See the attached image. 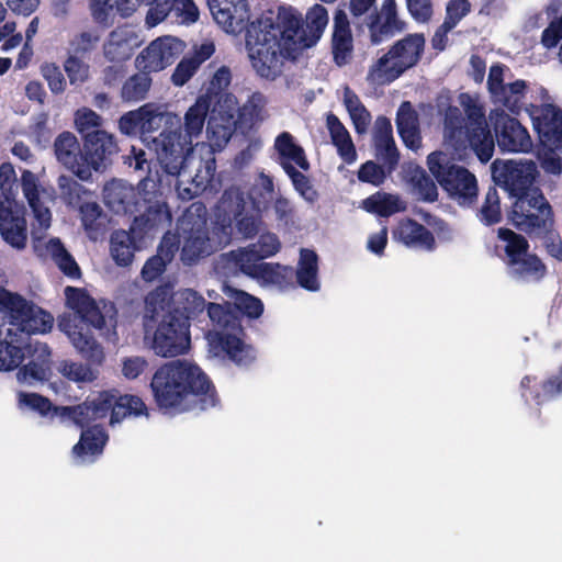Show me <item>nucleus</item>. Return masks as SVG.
Masks as SVG:
<instances>
[{
  "mask_svg": "<svg viewBox=\"0 0 562 562\" xmlns=\"http://www.w3.org/2000/svg\"><path fill=\"white\" fill-rule=\"evenodd\" d=\"M328 24V12L322 4L311 7L303 19L293 7H280L276 19L260 18L246 32V46L256 74L276 80L286 60L317 44Z\"/></svg>",
  "mask_w": 562,
  "mask_h": 562,
  "instance_id": "f257e3e1",
  "label": "nucleus"
},
{
  "mask_svg": "<svg viewBox=\"0 0 562 562\" xmlns=\"http://www.w3.org/2000/svg\"><path fill=\"white\" fill-rule=\"evenodd\" d=\"M150 390L157 407L180 414L198 407L201 411L220 403L216 389L195 363L176 359L161 364L153 374Z\"/></svg>",
  "mask_w": 562,
  "mask_h": 562,
  "instance_id": "f03ea898",
  "label": "nucleus"
},
{
  "mask_svg": "<svg viewBox=\"0 0 562 562\" xmlns=\"http://www.w3.org/2000/svg\"><path fill=\"white\" fill-rule=\"evenodd\" d=\"M67 306L78 315V321L70 315L58 319V328L70 339L76 350L91 364H101L104 360L102 346L91 334L88 326L100 331L106 338L116 337L117 310L113 302L99 303L86 289L66 286Z\"/></svg>",
  "mask_w": 562,
  "mask_h": 562,
  "instance_id": "7ed1b4c3",
  "label": "nucleus"
},
{
  "mask_svg": "<svg viewBox=\"0 0 562 562\" xmlns=\"http://www.w3.org/2000/svg\"><path fill=\"white\" fill-rule=\"evenodd\" d=\"M123 161L135 171H147V175L139 180L137 192L121 180L106 182L102 191L104 204L115 214H145L146 207L154 204V201L169 207L161 190L164 177L167 176L164 171L153 172L146 151L132 146L130 153L123 156Z\"/></svg>",
  "mask_w": 562,
  "mask_h": 562,
  "instance_id": "20e7f679",
  "label": "nucleus"
},
{
  "mask_svg": "<svg viewBox=\"0 0 562 562\" xmlns=\"http://www.w3.org/2000/svg\"><path fill=\"white\" fill-rule=\"evenodd\" d=\"M463 109L449 105L445 113V137L456 150L472 149L479 160L486 164L494 154V137L485 116V109L468 92L459 95Z\"/></svg>",
  "mask_w": 562,
  "mask_h": 562,
  "instance_id": "39448f33",
  "label": "nucleus"
},
{
  "mask_svg": "<svg viewBox=\"0 0 562 562\" xmlns=\"http://www.w3.org/2000/svg\"><path fill=\"white\" fill-rule=\"evenodd\" d=\"M169 302L167 286H158L145 299L144 328L146 335L153 331L151 349L162 358H175L184 355L191 346L190 325L186 318H177L165 313Z\"/></svg>",
  "mask_w": 562,
  "mask_h": 562,
  "instance_id": "423d86ee",
  "label": "nucleus"
},
{
  "mask_svg": "<svg viewBox=\"0 0 562 562\" xmlns=\"http://www.w3.org/2000/svg\"><path fill=\"white\" fill-rule=\"evenodd\" d=\"M210 100L199 97L184 115V132L164 130L153 138L157 161L167 177H178L193 151L192 137L201 134L211 108Z\"/></svg>",
  "mask_w": 562,
  "mask_h": 562,
  "instance_id": "0eeeda50",
  "label": "nucleus"
},
{
  "mask_svg": "<svg viewBox=\"0 0 562 562\" xmlns=\"http://www.w3.org/2000/svg\"><path fill=\"white\" fill-rule=\"evenodd\" d=\"M274 198V183L271 176L260 172L248 194L238 187L225 189L220 200L224 213L233 215L237 232L245 238L255 237L262 223V211Z\"/></svg>",
  "mask_w": 562,
  "mask_h": 562,
  "instance_id": "6e6552de",
  "label": "nucleus"
},
{
  "mask_svg": "<svg viewBox=\"0 0 562 562\" xmlns=\"http://www.w3.org/2000/svg\"><path fill=\"white\" fill-rule=\"evenodd\" d=\"M154 204L146 207L145 214L134 217L130 229H115L110 236V254L119 267H128L133 263L135 251L140 250L147 239L154 238L155 234L170 226L172 215L169 207L154 201Z\"/></svg>",
  "mask_w": 562,
  "mask_h": 562,
  "instance_id": "1a4fd4ad",
  "label": "nucleus"
},
{
  "mask_svg": "<svg viewBox=\"0 0 562 562\" xmlns=\"http://www.w3.org/2000/svg\"><path fill=\"white\" fill-rule=\"evenodd\" d=\"M427 166L439 186L460 205H471L477 198V181L465 167L456 162L453 155L437 150L427 157Z\"/></svg>",
  "mask_w": 562,
  "mask_h": 562,
  "instance_id": "9d476101",
  "label": "nucleus"
},
{
  "mask_svg": "<svg viewBox=\"0 0 562 562\" xmlns=\"http://www.w3.org/2000/svg\"><path fill=\"white\" fill-rule=\"evenodd\" d=\"M508 218L518 231L528 236L554 224L552 206L540 188L516 198Z\"/></svg>",
  "mask_w": 562,
  "mask_h": 562,
  "instance_id": "9b49d317",
  "label": "nucleus"
},
{
  "mask_svg": "<svg viewBox=\"0 0 562 562\" xmlns=\"http://www.w3.org/2000/svg\"><path fill=\"white\" fill-rule=\"evenodd\" d=\"M0 305L4 308L11 324L27 335L46 334L54 324V317L50 313L29 302L18 293H11L7 290L0 291Z\"/></svg>",
  "mask_w": 562,
  "mask_h": 562,
  "instance_id": "f8f14e48",
  "label": "nucleus"
},
{
  "mask_svg": "<svg viewBox=\"0 0 562 562\" xmlns=\"http://www.w3.org/2000/svg\"><path fill=\"white\" fill-rule=\"evenodd\" d=\"M368 30L371 45H380L406 31L407 22L398 14L395 0H382L380 9L374 8L362 21Z\"/></svg>",
  "mask_w": 562,
  "mask_h": 562,
  "instance_id": "ddd939ff",
  "label": "nucleus"
},
{
  "mask_svg": "<svg viewBox=\"0 0 562 562\" xmlns=\"http://www.w3.org/2000/svg\"><path fill=\"white\" fill-rule=\"evenodd\" d=\"M184 43L173 36H161L149 43L136 57L139 70L158 72L172 65L183 52Z\"/></svg>",
  "mask_w": 562,
  "mask_h": 562,
  "instance_id": "4468645a",
  "label": "nucleus"
},
{
  "mask_svg": "<svg viewBox=\"0 0 562 562\" xmlns=\"http://www.w3.org/2000/svg\"><path fill=\"white\" fill-rule=\"evenodd\" d=\"M495 178L513 198L529 193L537 187L533 186L539 176L537 164L532 160H508L494 169Z\"/></svg>",
  "mask_w": 562,
  "mask_h": 562,
  "instance_id": "2eb2a0df",
  "label": "nucleus"
},
{
  "mask_svg": "<svg viewBox=\"0 0 562 562\" xmlns=\"http://www.w3.org/2000/svg\"><path fill=\"white\" fill-rule=\"evenodd\" d=\"M491 119L496 142L502 151L528 153L532 148L527 128L517 119L504 111H496Z\"/></svg>",
  "mask_w": 562,
  "mask_h": 562,
  "instance_id": "dca6fc26",
  "label": "nucleus"
},
{
  "mask_svg": "<svg viewBox=\"0 0 562 562\" xmlns=\"http://www.w3.org/2000/svg\"><path fill=\"white\" fill-rule=\"evenodd\" d=\"M0 235L16 250H23L27 245L25 207L16 200L0 196Z\"/></svg>",
  "mask_w": 562,
  "mask_h": 562,
  "instance_id": "f3484780",
  "label": "nucleus"
},
{
  "mask_svg": "<svg viewBox=\"0 0 562 562\" xmlns=\"http://www.w3.org/2000/svg\"><path fill=\"white\" fill-rule=\"evenodd\" d=\"M148 5L146 25L154 27L164 21L179 24H192L199 20L200 12L193 0H154Z\"/></svg>",
  "mask_w": 562,
  "mask_h": 562,
  "instance_id": "a211bd4d",
  "label": "nucleus"
},
{
  "mask_svg": "<svg viewBox=\"0 0 562 562\" xmlns=\"http://www.w3.org/2000/svg\"><path fill=\"white\" fill-rule=\"evenodd\" d=\"M526 110L541 144L562 151V110L553 104H530Z\"/></svg>",
  "mask_w": 562,
  "mask_h": 562,
  "instance_id": "6ab92c4d",
  "label": "nucleus"
},
{
  "mask_svg": "<svg viewBox=\"0 0 562 562\" xmlns=\"http://www.w3.org/2000/svg\"><path fill=\"white\" fill-rule=\"evenodd\" d=\"M25 357L30 358V361L19 369L18 380L29 385L49 381L52 376V352L47 344L30 341L25 344Z\"/></svg>",
  "mask_w": 562,
  "mask_h": 562,
  "instance_id": "aec40b11",
  "label": "nucleus"
},
{
  "mask_svg": "<svg viewBox=\"0 0 562 562\" xmlns=\"http://www.w3.org/2000/svg\"><path fill=\"white\" fill-rule=\"evenodd\" d=\"M54 153L58 162L81 180L91 178L85 159V148L71 132H61L54 142Z\"/></svg>",
  "mask_w": 562,
  "mask_h": 562,
  "instance_id": "412c9836",
  "label": "nucleus"
},
{
  "mask_svg": "<svg viewBox=\"0 0 562 562\" xmlns=\"http://www.w3.org/2000/svg\"><path fill=\"white\" fill-rule=\"evenodd\" d=\"M83 140L85 159L89 171H99L105 168L113 155L117 154L119 146L115 137L105 131H94L86 135Z\"/></svg>",
  "mask_w": 562,
  "mask_h": 562,
  "instance_id": "4be33fe9",
  "label": "nucleus"
},
{
  "mask_svg": "<svg viewBox=\"0 0 562 562\" xmlns=\"http://www.w3.org/2000/svg\"><path fill=\"white\" fill-rule=\"evenodd\" d=\"M330 48L336 66L344 67L351 61L355 50L353 36L349 18L342 9H337L334 14Z\"/></svg>",
  "mask_w": 562,
  "mask_h": 562,
  "instance_id": "5701e85b",
  "label": "nucleus"
},
{
  "mask_svg": "<svg viewBox=\"0 0 562 562\" xmlns=\"http://www.w3.org/2000/svg\"><path fill=\"white\" fill-rule=\"evenodd\" d=\"M537 376L525 375L520 381V395L528 403L533 401L537 405L555 400L562 395V364L558 372L550 374L542 382L536 383Z\"/></svg>",
  "mask_w": 562,
  "mask_h": 562,
  "instance_id": "b1692460",
  "label": "nucleus"
},
{
  "mask_svg": "<svg viewBox=\"0 0 562 562\" xmlns=\"http://www.w3.org/2000/svg\"><path fill=\"white\" fill-rule=\"evenodd\" d=\"M243 336L237 331L215 333L212 342L236 366L249 367L256 360V349Z\"/></svg>",
  "mask_w": 562,
  "mask_h": 562,
  "instance_id": "393cba45",
  "label": "nucleus"
},
{
  "mask_svg": "<svg viewBox=\"0 0 562 562\" xmlns=\"http://www.w3.org/2000/svg\"><path fill=\"white\" fill-rule=\"evenodd\" d=\"M426 40L423 33H412L389 46L390 57H394L402 71L416 67L425 52Z\"/></svg>",
  "mask_w": 562,
  "mask_h": 562,
  "instance_id": "a878e982",
  "label": "nucleus"
},
{
  "mask_svg": "<svg viewBox=\"0 0 562 562\" xmlns=\"http://www.w3.org/2000/svg\"><path fill=\"white\" fill-rule=\"evenodd\" d=\"M211 13L227 33H235L248 18L245 0H209Z\"/></svg>",
  "mask_w": 562,
  "mask_h": 562,
  "instance_id": "bb28decb",
  "label": "nucleus"
},
{
  "mask_svg": "<svg viewBox=\"0 0 562 562\" xmlns=\"http://www.w3.org/2000/svg\"><path fill=\"white\" fill-rule=\"evenodd\" d=\"M392 234L395 240L407 247H418L427 251H432L436 248L434 234L426 226L409 217L398 221Z\"/></svg>",
  "mask_w": 562,
  "mask_h": 562,
  "instance_id": "cd10ccee",
  "label": "nucleus"
},
{
  "mask_svg": "<svg viewBox=\"0 0 562 562\" xmlns=\"http://www.w3.org/2000/svg\"><path fill=\"white\" fill-rule=\"evenodd\" d=\"M183 232L181 260L184 263L192 265L213 252L209 231L204 224L195 223L189 229L183 228Z\"/></svg>",
  "mask_w": 562,
  "mask_h": 562,
  "instance_id": "c85d7f7f",
  "label": "nucleus"
},
{
  "mask_svg": "<svg viewBox=\"0 0 562 562\" xmlns=\"http://www.w3.org/2000/svg\"><path fill=\"white\" fill-rule=\"evenodd\" d=\"M403 75L402 67L397 65L394 57H390L387 49L369 66L366 81L374 88L385 87Z\"/></svg>",
  "mask_w": 562,
  "mask_h": 562,
  "instance_id": "c756f323",
  "label": "nucleus"
},
{
  "mask_svg": "<svg viewBox=\"0 0 562 562\" xmlns=\"http://www.w3.org/2000/svg\"><path fill=\"white\" fill-rule=\"evenodd\" d=\"M205 307L206 302L202 295L192 289H184L177 293L173 307L165 313L175 315L177 318H186V324L190 325V322L202 314Z\"/></svg>",
  "mask_w": 562,
  "mask_h": 562,
  "instance_id": "7c9ffc66",
  "label": "nucleus"
},
{
  "mask_svg": "<svg viewBox=\"0 0 562 562\" xmlns=\"http://www.w3.org/2000/svg\"><path fill=\"white\" fill-rule=\"evenodd\" d=\"M327 127L331 143L337 147L338 155L345 162L352 164L357 159V151L347 128L333 113L327 115Z\"/></svg>",
  "mask_w": 562,
  "mask_h": 562,
  "instance_id": "2f4dec72",
  "label": "nucleus"
},
{
  "mask_svg": "<svg viewBox=\"0 0 562 562\" xmlns=\"http://www.w3.org/2000/svg\"><path fill=\"white\" fill-rule=\"evenodd\" d=\"M82 227L91 240H98L106 231L108 216L97 202L79 205Z\"/></svg>",
  "mask_w": 562,
  "mask_h": 562,
  "instance_id": "473e14b6",
  "label": "nucleus"
},
{
  "mask_svg": "<svg viewBox=\"0 0 562 562\" xmlns=\"http://www.w3.org/2000/svg\"><path fill=\"white\" fill-rule=\"evenodd\" d=\"M205 308L212 324L221 329L218 333L237 331L245 335L240 316L233 311L232 304L226 303V306H224L217 303H206Z\"/></svg>",
  "mask_w": 562,
  "mask_h": 562,
  "instance_id": "72a5a7b5",
  "label": "nucleus"
},
{
  "mask_svg": "<svg viewBox=\"0 0 562 562\" xmlns=\"http://www.w3.org/2000/svg\"><path fill=\"white\" fill-rule=\"evenodd\" d=\"M20 186L22 187L23 194L27 200L34 216L41 225H48L50 221V212L48 207L41 202L38 184L34 173L30 170L23 171Z\"/></svg>",
  "mask_w": 562,
  "mask_h": 562,
  "instance_id": "f704fd0d",
  "label": "nucleus"
},
{
  "mask_svg": "<svg viewBox=\"0 0 562 562\" xmlns=\"http://www.w3.org/2000/svg\"><path fill=\"white\" fill-rule=\"evenodd\" d=\"M108 441V434L100 425H94L82 430L79 441L74 446L72 453L76 457L101 454Z\"/></svg>",
  "mask_w": 562,
  "mask_h": 562,
  "instance_id": "c9c22d12",
  "label": "nucleus"
},
{
  "mask_svg": "<svg viewBox=\"0 0 562 562\" xmlns=\"http://www.w3.org/2000/svg\"><path fill=\"white\" fill-rule=\"evenodd\" d=\"M317 261L318 257L314 250H301L299 267L295 270L294 281L296 280V283L307 291H317L319 289L317 279Z\"/></svg>",
  "mask_w": 562,
  "mask_h": 562,
  "instance_id": "e433bc0d",
  "label": "nucleus"
},
{
  "mask_svg": "<svg viewBox=\"0 0 562 562\" xmlns=\"http://www.w3.org/2000/svg\"><path fill=\"white\" fill-rule=\"evenodd\" d=\"M103 56L109 63L126 64L134 54L133 45L126 34L112 31L103 43Z\"/></svg>",
  "mask_w": 562,
  "mask_h": 562,
  "instance_id": "4c0bfd02",
  "label": "nucleus"
},
{
  "mask_svg": "<svg viewBox=\"0 0 562 562\" xmlns=\"http://www.w3.org/2000/svg\"><path fill=\"white\" fill-rule=\"evenodd\" d=\"M215 170V159L211 158L205 160L196 169V172L191 180V187L184 188L179 192L180 196L184 200H192L195 196L203 194L207 189H212Z\"/></svg>",
  "mask_w": 562,
  "mask_h": 562,
  "instance_id": "58836bf2",
  "label": "nucleus"
},
{
  "mask_svg": "<svg viewBox=\"0 0 562 562\" xmlns=\"http://www.w3.org/2000/svg\"><path fill=\"white\" fill-rule=\"evenodd\" d=\"M153 79L146 70H139L128 77L122 85L120 97L123 102H139L147 98Z\"/></svg>",
  "mask_w": 562,
  "mask_h": 562,
  "instance_id": "ea45409f",
  "label": "nucleus"
},
{
  "mask_svg": "<svg viewBox=\"0 0 562 562\" xmlns=\"http://www.w3.org/2000/svg\"><path fill=\"white\" fill-rule=\"evenodd\" d=\"M46 249L50 255L53 261L58 269L70 279H78L81 276V270L72 257L66 249L65 245L59 238H50L47 241Z\"/></svg>",
  "mask_w": 562,
  "mask_h": 562,
  "instance_id": "a19ab883",
  "label": "nucleus"
},
{
  "mask_svg": "<svg viewBox=\"0 0 562 562\" xmlns=\"http://www.w3.org/2000/svg\"><path fill=\"white\" fill-rule=\"evenodd\" d=\"M274 147L282 159L281 162L293 161L304 171L310 169L304 149L294 143V138L289 132H283L276 138Z\"/></svg>",
  "mask_w": 562,
  "mask_h": 562,
  "instance_id": "79ce46f5",
  "label": "nucleus"
},
{
  "mask_svg": "<svg viewBox=\"0 0 562 562\" xmlns=\"http://www.w3.org/2000/svg\"><path fill=\"white\" fill-rule=\"evenodd\" d=\"M232 82V71L228 66H221L210 79L205 93L202 95L214 104L212 112H215V105L220 104L222 100L232 102V94L226 93Z\"/></svg>",
  "mask_w": 562,
  "mask_h": 562,
  "instance_id": "37998d69",
  "label": "nucleus"
},
{
  "mask_svg": "<svg viewBox=\"0 0 562 562\" xmlns=\"http://www.w3.org/2000/svg\"><path fill=\"white\" fill-rule=\"evenodd\" d=\"M510 273L519 279L540 281L547 274V267L535 254L517 258V262L507 263Z\"/></svg>",
  "mask_w": 562,
  "mask_h": 562,
  "instance_id": "c03bdc74",
  "label": "nucleus"
},
{
  "mask_svg": "<svg viewBox=\"0 0 562 562\" xmlns=\"http://www.w3.org/2000/svg\"><path fill=\"white\" fill-rule=\"evenodd\" d=\"M527 89V81L517 79L507 83V86L493 99V101L502 104L512 113L519 114L525 106L524 99L526 97Z\"/></svg>",
  "mask_w": 562,
  "mask_h": 562,
  "instance_id": "a18cd8bd",
  "label": "nucleus"
},
{
  "mask_svg": "<svg viewBox=\"0 0 562 562\" xmlns=\"http://www.w3.org/2000/svg\"><path fill=\"white\" fill-rule=\"evenodd\" d=\"M258 279L265 283L277 285L281 290L295 288V270L280 263L265 262Z\"/></svg>",
  "mask_w": 562,
  "mask_h": 562,
  "instance_id": "49530a36",
  "label": "nucleus"
},
{
  "mask_svg": "<svg viewBox=\"0 0 562 562\" xmlns=\"http://www.w3.org/2000/svg\"><path fill=\"white\" fill-rule=\"evenodd\" d=\"M363 209L382 217H389L401 211L400 199L396 195L376 192L363 200Z\"/></svg>",
  "mask_w": 562,
  "mask_h": 562,
  "instance_id": "de8ad7c7",
  "label": "nucleus"
},
{
  "mask_svg": "<svg viewBox=\"0 0 562 562\" xmlns=\"http://www.w3.org/2000/svg\"><path fill=\"white\" fill-rule=\"evenodd\" d=\"M226 124H220L214 116L207 123V134L214 146L223 148L233 136L238 121L234 120L233 109L228 106L225 111Z\"/></svg>",
  "mask_w": 562,
  "mask_h": 562,
  "instance_id": "09e8293b",
  "label": "nucleus"
},
{
  "mask_svg": "<svg viewBox=\"0 0 562 562\" xmlns=\"http://www.w3.org/2000/svg\"><path fill=\"white\" fill-rule=\"evenodd\" d=\"M19 406L40 414L42 417L50 419L58 416L59 406L38 393L20 392L18 395Z\"/></svg>",
  "mask_w": 562,
  "mask_h": 562,
  "instance_id": "8fccbe9b",
  "label": "nucleus"
},
{
  "mask_svg": "<svg viewBox=\"0 0 562 562\" xmlns=\"http://www.w3.org/2000/svg\"><path fill=\"white\" fill-rule=\"evenodd\" d=\"M407 180L424 201L434 202L438 199L436 183L422 167L411 168L407 172Z\"/></svg>",
  "mask_w": 562,
  "mask_h": 562,
  "instance_id": "3c124183",
  "label": "nucleus"
},
{
  "mask_svg": "<svg viewBox=\"0 0 562 562\" xmlns=\"http://www.w3.org/2000/svg\"><path fill=\"white\" fill-rule=\"evenodd\" d=\"M497 235L499 239L506 241V265L509 262H517V258L524 257L528 254L529 243L522 235L505 227H501Z\"/></svg>",
  "mask_w": 562,
  "mask_h": 562,
  "instance_id": "603ef678",
  "label": "nucleus"
},
{
  "mask_svg": "<svg viewBox=\"0 0 562 562\" xmlns=\"http://www.w3.org/2000/svg\"><path fill=\"white\" fill-rule=\"evenodd\" d=\"M476 216L485 226H493L502 221L501 200L495 187L488 188Z\"/></svg>",
  "mask_w": 562,
  "mask_h": 562,
  "instance_id": "864d4df0",
  "label": "nucleus"
},
{
  "mask_svg": "<svg viewBox=\"0 0 562 562\" xmlns=\"http://www.w3.org/2000/svg\"><path fill=\"white\" fill-rule=\"evenodd\" d=\"M143 112V137L147 138L149 134L158 131L162 125L171 124L173 116L167 111H162L160 106L155 103H146L142 105Z\"/></svg>",
  "mask_w": 562,
  "mask_h": 562,
  "instance_id": "5fc2aeb1",
  "label": "nucleus"
},
{
  "mask_svg": "<svg viewBox=\"0 0 562 562\" xmlns=\"http://www.w3.org/2000/svg\"><path fill=\"white\" fill-rule=\"evenodd\" d=\"M229 259L244 274L256 279L259 278L263 262H261V259L257 258L256 252L249 246L237 251H232Z\"/></svg>",
  "mask_w": 562,
  "mask_h": 562,
  "instance_id": "6e6d98bb",
  "label": "nucleus"
},
{
  "mask_svg": "<svg viewBox=\"0 0 562 562\" xmlns=\"http://www.w3.org/2000/svg\"><path fill=\"white\" fill-rule=\"evenodd\" d=\"M232 306L238 316L250 319H257L263 313V303L260 299L239 290L234 292Z\"/></svg>",
  "mask_w": 562,
  "mask_h": 562,
  "instance_id": "4d7b16f0",
  "label": "nucleus"
},
{
  "mask_svg": "<svg viewBox=\"0 0 562 562\" xmlns=\"http://www.w3.org/2000/svg\"><path fill=\"white\" fill-rule=\"evenodd\" d=\"M101 33L97 29L82 31L76 34L69 42L71 55L86 57L90 55L99 45Z\"/></svg>",
  "mask_w": 562,
  "mask_h": 562,
  "instance_id": "13d9d810",
  "label": "nucleus"
},
{
  "mask_svg": "<svg viewBox=\"0 0 562 562\" xmlns=\"http://www.w3.org/2000/svg\"><path fill=\"white\" fill-rule=\"evenodd\" d=\"M284 172L292 181L294 189L310 203H314L318 199V193L314 189L310 178L303 172L295 169L291 162H280Z\"/></svg>",
  "mask_w": 562,
  "mask_h": 562,
  "instance_id": "bf43d9fd",
  "label": "nucleus"
},
{
  "mask_svg": "<svg viewBox=\"0 0 562 562\" xmlns=\"http://www.w3.org/2000/svg\"><path fill=\"white\" fill-rule=\"evenodd\" d=\"M58 189L63 201L69 206H79L88 190L69 176H60L57 180Z\"/></svg>",
  "mask_w": 562,
  "mask_h": 562,
  "instance_id": "052dcab7",
  "label": "nucleus"
},
{
  "mask_svg": "<svg viewBox=\"0 0 562 562\" xmlns=\"http://www.w3.org/2000/svg\"><path fill=\"white\" fill-rule=\"evenodd\" d=\"M225 214L228 216V218L216 221L212 226L211 233H209L213 252L225 248L232 241V220H234V217L228 213Z\"/></svg>",
  "mask_w": 562,
  "mask_h": 562,
  "instance_id": "680f3d73",
  "label": "nucleus"
},
{
  "mask_svg": "<svg viewBox=\"0 0 562 562\" xmlns=\"http://www.w3.org/2000/svg\"><path fill=\"white\" fill-rule=\"evenodd\" d=\"M471 2L469 0H450L446 5V16L441 29L443 32L452 31L458 23L470 13Z\"/></svg>",
  "mask_w": 562,
  "mask_h": 562,
  "instance_id": "e2e57ef3",
  "label": "nucleus"
},
{
  "mask_svg": "<svg viewBox=\"0 0 562 562\" xmlns=\"http://www.w3.org/2000/svg\"><path fill=\"white\" fill-rule=\"evenodd\" d=\"M115 5L112 0H89L92 20L100 26L109 29L114 24Z\"/></svg>",
  "mask_w": 562,
  "mask_h": 562,
  "instance_id": "0e129e2a",
  "label": "nucleus"
},
{
  "mask_svg": "<svg viewBox=\"0 0 562 562\" xmlns=\"http://www.w3.org/2000/svg\"><path fill=\"white\" fill-rule=\"evenodd\" d=\"M373 144L376 159L380 160L387 169V173L393 172L396 169L400 160V153L395 145L394 138L373 142Z\"/></svg>",
  "mask_w": 562,
  "mask_h": 562,
  "instance_id": "69168bd1",
  "label": "nucleus"
},
{
  "mask_svg": "<svg viewBox=\"0 0 562 562\" xmlns=\"http://www.w3.org/2000/svg\"><path fill=\"white\" fill-rule=\"evenodd\" d=\"M531 237L541 238L547 254L557 261L562 262V238L554 228V224L546 227L543 231L533 232Z\"/></svg>",
  "mask_w": 562,
  "mask_h": 562,
  "instance_id": "338daca9",
  "label": "nucleus"
},
{
  "mask_svg": "<svg viewBox=\"0 0 562 562\" xmlns=\"http://www.w3.org/2000/svg\"><path fill=\"white\" fill-rule=\"evenodd\" d=\"M75 126L83 139L86 135L92 134L94 131H102V117L93 110L83 108L75 114Z\"/></svg>",
  "mask_w": 562,
  "mask_h": 562,
  "instance_id": "774afa93",
  "label": "nucleus"
}]
</instances>
